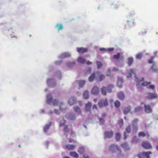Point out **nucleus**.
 <instances>
[{"label": "nucleus", "mask_w": 158, "mask_h": 158, "mask_svg": "<svg viewBox=\"0 0 158 158\" xmlns=\"http://www.w3.org/2000/svg\"><path fill=\"white\" fill-rule=\"evenodd\" d=\"M116 150H118L119 152V153L118 154V158H122V157H123V155L121 154V150L118 146L114 144H112L110 145V151L112 152H114Z\"/></svg>", "instance_id": "1"}, {"label": "nucleus", "mask_w": 158, "mask_h": 158, "mask_svg": "<svg viewBox=\"0 0 158 158\" xmlns=\"http://www.w3.org/2000/svg\"><path fill=\"white\" fill-rule=\"evenodd\" d=\"M113 88L114 86L112 85H109L106 87H104L101 89L102 94L103 95H106V92L111 93L112 92V89Z\"/></svg>", "instance_id": "2"}, {"label": "nucleus", "mask_w": 158, "mask_h": 158, "mask_svg": "<svg viewBox=\"0 0 158 158\" xmlns=\"http://www.w3.org/2000/svg\"><path fill=\"white\" fill-rule=\"evenodd\" d=\"M47 103L49 104H52L54 106L57 104L58 101L56 99H54L50 94H48L46 96Z\"/></svg>", "instance_id": "3"}, {"label": "nucleus", "mask_w": 158, "mask_h": 158, "mask_svg": "<svg viewBox=\"0 0 158 158\" xmlns=\"http://www.w3.org/2000/svg\"><path fill=\"white\" fill-rule=\"evenodd\" d=\"M108 105V100L106 98L101 99L98 103L99 106L101 108L106 106Z\"/></svg>", "instance_id": "4"}, {"label": "nucleus", "mask_w": 158, "mask_h": 158, "mask_svg": "<svg viewBox=\"0 0 158 158\" xmlns=\"http://www.w3.org/2000/svg\"><path fill=\"white\" fill-rule=\"evenodd\" d=\"M128 73L129 74V75H128L127 76V77L128 78L131 77L132 76V74H134V76L135 77V79H136V81L137 82L142 81H143L144 78L143 77H142L141 79H138V78L136 77V74H135V73L133 69H131L129 71Z\"/></svg>", "instance_id": "5"}, {"label": "nucleus", "mask_w": 158, "mask_h": 158, "mask_svg": "<svg viewBox=\"0 0 158 158\" xmlns=\"http://www.w3.org/2000/svg\"><path fill=\"white\" fill-rule=\"evenodd\" d=\"M152 154V152H143L142 153H140L138 155V157L139 158H144L143 157V158H141V156H144L146 157V158H150V155Z\"/></svg>", "instance_id": "6"}, {"label": "nucleus", "mask_w": 158, "mask_h": 158, "mask_svg": "<svg viewBox=\"0 0 158 158\" xmlns=\"http://www.w3.org/2000/svg\"><path fill=\"white\" fill-rule=\"evenodd\" d=\"M142 146L143 148L146 149H150L152 148L151 144L148 142H143L142 143Z\"/></svg>", "instance_id": "7"}, {"label": "nucleus", "mask_w": 158, "mask_h": 158, "mask_svg": "<svg viewBox=\"0 0 158 158\" xmlns=\"http://www.w3.org/2000/svg\"><path fill=\"white\" fill-rule=\"evenodd\" d=\"M77 51L80 53L83 54L87 52L88 51V49L83 47H78L77 48Z\"/></svg>", "instance_id": "8"}, {"label": "nucleus", "mask_w": 158, "mask_h": 158, "mask_svg": "<svg viewBox=\"0 0 158 158\" xmlns=\"http://www.w3.org/2000/svg\"><path fill=\"white\" fill-rule=\"evenodd\" d=\"M157 95L155 93H149L148 94L146 97L149 99H154L157 98Z\"/></svg>", "instance_id": "9"}, {"label": "nucleus", "mask_w": 158, "mask_h": 158, "mask_svg": "<svg viewBox=\"0 0 158 158\" xmlns=\"http://www.w3.org/2000/svg\"><path fill=\"white\" fill-rule=\"evenodd\" d=\"M113 135V132L112 131H106L104 133V136L105 138H110L112 137Z\"/></svg>", "instance_id": "10"}, {"label": "nucleus", "mask_w": 158, "mask_h": 158, "mask_svg": "<svg viewBox=\"0 0 158 158\" xmlns=\"http://www.w3.org/2000/svg\"><path fill=\"white\" fill-rule=\"evenodd\" d=\"M138 135L139 137H143L145 136H146L147 138H148L150 136L149 133L148 132H146V133H145L143 131L139 132L138 133Z\"/></svg>", "instance_id": "11"}, {"label": "nucleus", "mask_w": 158, "mask_h": 158, "mask_svg": "<svg viewBox=\"0 0 158 158\" xmlns=\"http://www.w3.org/2000/svg\"><path fill=\"white\" fill-rule=\"evenodd\" d=\"M99 91L98 88L96 86H95L93 88L91 92L93 94L97 95L98 94Z\"/></svg>", "instance_id": "12"}, {"label": "nucleus", "mask_w": 158, "mask_h": 158, "mask_svg": "<svg viewBox=\"0 0 158 158\" xmlns=\"http://www.w3.org/2000/svg\"><path fill=\"white\" fill-rule=\"evenodd\" d=\"M145 111L146 113L148 114L152 112V110L149 105H144Z\"/></svg>", "instance_id": "13"}, {"label": "nucleus", "mask_w": 158, "mask_h": 158, "mask_svg": "<svg viewBox=\"0 0 158 158\" xmlns=\"http://www.w3.org/2000/svg\"><path fill=\"white\" fill-rule=\"evenodd\" d=\"M76 102V100L74 97H72L70 98L68 101L69 104L71 106L73 105Z\"/></svg>", "instance_id": "14"}, {"label": "nucleus", "mask_w": 158, "mask_h": 158, "mask_svg": "<svg viewBox=\"0 0 158 158\" xmlns=\"http://www.w3.org/2000/svg\"><path fill=\"white\" fill-rule=\"evenodd\" d=\"M76 148V146L73 144H67L65 146V148L69 150H73Z\"/></svg>", "instance_id": "15"}, {"label": "nucleus", "mask_w": 158, "mask_h": 158, "mask_svg": "<svg viewBox=\"0 0 158 158\" xmlns=\"http://www.w3.org/2000/svg\"><path fill=\"white\" fill-rule=\"evenodd\" d=\"M118 98L121 100H123L125 98V95L122 92H119L118 94Z\"/></svg>", "instance_id": "16"}, {"label": "nucleus", "mask_w": 158, "mask_h": 158, "mask_svg": "<svg viewBox=\"0 0 158 158\" xmlns=\"http://www.w3.org/2000/svg\"><path fill=\"white\" fill-rule=\"evenodd\" d=\"M91 103L88 102L85 106V111H89L90 110L91 107Z\"/></svg>", "instance_id": "17"}, {"label": "nucleus", "mask_w": 158, "mask_h": 158, "mask_svg": "<svg viewBox=\"0 0 158 158\" xmlns=\"http://www.w3.org/2000/svg\"><path fill=\"white\" fill-rule=\"evenodd\" d=\"M121 146L124 149L125 151L129 150V148L127 143H124L121 144Z\"/></svg>", "instance_id": "18"}, {"label": "nucleus", "mask_w": 158, "mask_h": 158, "mask_svg": "<svg viewBox=\"0 0 158 158\" xmlns=\"http://www.w3.org/2000/svg\"><path fill=\"white\" fill-rule=\"evenodd\" d=\"M123 79L121 78H119L118 79L117 85L119 88H121L122 86V83H123Z\"/></svg>", "instance_id": "19"}, {"label": "nucleus", "mask_w": 158, "mask_h": 158, "mask_svg": "<svg viewBox=\"0 0 158 158\" xmlns=\"http://www.w3.org/2000/svg\"><path fill=\"white\" fill-rule=\"evenodd\" d=\"M69 154L71 156L75 158H78L79 156L78 154L75 152H70Z\"/></svg>", "instance_id": "20"}, {"label": "nucleus", "mask_w": 158, "mask_h": 158, "mask_svg": "<svg viewBox=\"0 0 158 158\" xmlns=\"http://www.w3.org/2000/svg\"><path fill=\"white\" fill-rule=\"evenodd\" d=\"M134 20L131 19L130 20H127V25H129L130 27L133 26L134 25Z\"/></svg>", "instance_id": "21"}, {"label": "nucleus", "mask_w": 158, "mask_h": 158, "mask_svg": "<svg viewBox=\"0 0 158 158\" xmlns=\"http://www.w3.org/2000/svg\"><path fill=\"white\" fill-rule=\"evenodd\" d=\"M52 124V122H50L48 124L46 125L44 128V131L45 132H46L49 129V127Z\"/></svg>", "instance_id": "22"}, {"label": "nucleus", "mask_w": 158, "mask_h": 158, "mask_svg": "<svg viewBox=\"0 0 158 158\" xmlns=\"http://www.w3.org/2000/svg\"><path fill=\"white\" fill-rule=\"evenodd\" d=\"M77 61L78 62L84 64L85 63L86 60L83 57H79Z\"/></svg>", "instance_id": "23"}, {"label": "nucleus", "mask_w": 158, "mask_h": 158, "mask_svg": "<svg viewBox=\"0 0 158 158\" xmlns=\"http://www.w3.org/2000/svg\"><path fill=\"white\" fill-rule=\"evenodd\" d=\"M80 87H82L85 84V82L84 80H79L77 81Z\"/></svg>", "instance_id": "24"}, {"label": "nucleus", "mask_w": 158, "mask_h": 158, "mask_svg": "<svg viewBox=\"0 0 158 158\" xmlns=\"http://www.w3.org/2000/svg\"><path fill=\"white\" fill-rule=\"evenodd\" d=\"M71 56V55L69 53H64L61 55V57L63 58H69Z\"/></svg>", "instance_id": "25"}, {"label": "nucleus", "mask_w": 158, "mask_h": 158, "mask_svg": "<svg viewBox=\"0 0 158 158\" xmlns=\"http://www.w3.org/2000/svg\"><path fill=\"white\" fill-rule=\"evenodd\" d=\"M73 109L74 111L77 113L80 114L81 113V110L80 108L78 106H75L73 107Z\"/></svg>", "instance_id": "26"}, {"label": "nucleus", "mask_w": 158, "mask_h": 158, "mask_svg": "<svg viewBox=\"0 0 158 158\" xmlns=\"http://www.w3.org/2000/svg\"><path fill=\"white\" fill-rule=\"evenodd\" d=\"M83 97L85 99L88 98L89 97V92L88 91H85L83 94Z\"/></svg>", "instance_id": "27"}, {"label": "nucleus", "mask_w": 158, "mask_h": 158, "mask_svg": "<svg viewBox=\"0 0 158 158\" xmlns=\"http://www.w3.org/2000/svg\"><path fill=\"white\" fill-rule=\"evenodd\" d=\"M95 74L93 73L89 78V81L90 82L93 81L95 78Z\"/></svg>", "instance_id": "28"}, {"label": "nucleus", "mask_w": 158, "mask_h": 158, "mask_svg": "<svg viewBox=\"0 0 158 158\" xmlns=\"http://www.w3.org/2000/svg\"><path fill=\"white\" fill-rule=\"evenodd\" d=\"M127 64L129 66H130L133 62V58L132 57H129L128 59Z\"/></svg>", "instance_id": "29"}, {"label": "nucleus", "mask_w": 158, "mask_h": 158, "mask_svg": "<svg viewBox=\"0 0 158 158\" xmlns=\"http://www.w3.org/2000/svg\"><path fill=\"white\" fill-rule=\"evenodd\" d=\"M77 151L80 154H82L85 152V149L83 147H81L79 148Z\"/></svg>", "instance_id": "30"}, {"label": "nucleus", "mask_w": 158, "mask_h": 158, "mask_svg": "<svg viewBox=\"0 0 158 158\" xmlns=\"http://www.w3.org/2000/svg\"><path fill=\"white\" fill-rule=\"evenodd\" d=\"M131 107L130 106H128L124 108L123 110L125 114H127L131 110Z\"/></svg>", "instance_id": "31"}, {"label": "nucleus", "mask_w": 158, "mask_h": 158, "mask_svg": "<svg viewBox=\"0 0 158 158\" xmlns=\"http://www.w3.org/2000/svg\"><path fill=\"white\" fill-rule=\"evenodd\" d=\"M64 131L65 134H67L69 132L70 129L68 128V125L65 126L64 128Z\"/></svg>", "instance_id": "32"}, {"label": "nucleus", "mask_w": 158, "mask_h": 158, "mask_svg": "<svg viewBox=\"0 0 158 158\" xmlns=\"http://www.w3.org/2000/svg\"><path fill=\"white\" fill-rule=\"evenodd\" d=\"M121 138V135L119 132H117L116 133L115 139L117 141H119Z\"/></svg>", "instance_id": "33"}, {"label": "nucleus", "mask_w": 158, "mask_h": 158, "mask_svg": "<svg viewBox=\"0 0 158 158\" xmlns=\"http://www.w3.org/2000/svg\"><path fill=\"white\" fill-rule=\"evenodd\" d=\"M59 26L58 27V31H59L60 30H61L63 29V26L61 23H60V24L58 23L56 24L55 26V27H57Z\"/></svg>", "instance_id": "34"}, {"label": "nucleus", "mask_w": 158, "mask_h": 158, "mask_svg": "<svg viewBox=\"0 0 158 158\" xmlns=\"http://www.w3.org/2000/svg\"><path fill=\"white\" fill-rule=\"evenodd\" d=\"M66 121L65 120L63 119L60 122V127H63L64 126H65V125L66 123Z\"/></svg>", "instance_id": "35"}, {"label": "nucleus", "mask_w": 158, "mask_h": 158, "mask_svg": "<svg viewBox=\"0 0 158 158\" xmlns=\"http://www.w3.org/2000/svg\"><path fill=\"white\" fill-rule=\"evenodd\" d=\"M131 127L130 125L127 126L126 129V132L128 133H131Z\"/></svg>", "instance_id": "36"}, {"label": "nucleus", "mask_w": 158, "mask_h": 158, "mask_svg": "<svg viewBox=\"0 0 158 158\" xmlns=\"http://www.w3.org/2000/svg\"><path fill=\"white\" fill-rule=\"evenodd\" d=\"M120 56V54L119 53H118L114 55L113 56V59H118Z\"/></svg>", "instance_id": "37"}, {"label": "nucleus", "mask_w": 158, "mask_h": 158, "mask_svg": "<svg viewBox=\"0 0 158 158\" xmlns=\"http://www.w3.org/2000/svg\"><path fill=\"white\" fill-rule=\"evenodd\" d=\"M143 55L142 53H140L137 54L136 56V58L140 60L142 57Z\"/></svg>", "instance_id": "38"}, {"label": "nucleus", "mask_w": 158, "mask_h": 158, "mask_svg": "<svg viewBox=\"0 0 158 158\" xmlns=\"http://www.w3.org/2000/svg\"><path fill=\"white\" fill-rule=\"evenodd\" d=\"M97 67L98 69H100L102 66V63L99 61H97L96 62Z\"/></svg>", "instance_id": "39"}, {"label": "nucleus", "mask_w": 158, "mask_h": 158, "mask_svg": "<svg viewBox=\"0 0 158 158\" xmlns=\"http://www.w3.org/2000/svg\"><path fill=\"white\" fill-rule=\"evenodd\" d=\"M99 81H101L104 80L105 78V76L103 74L100 75L98 77Z\"/></svg>", "instance_id": "40"}, {"label": "nucleus", "mask_w": 158, "mask_h": 158, "mask_svg": "<svg viewBox=\"0 0 158 158\" xmlns=\"http://www.w3.org/2000/svg\"><path fill=\"white\" fill-rule=\"evenodd\" d=\"M151 69L153 70V71H157V70L156 68V65L155 64H153L151 66Z\"/></svg>", "instance_id": "41"}, {"label": "nucleus", "mask_w": 158, "mask_h": 158, "mask_svg": "<svg viewBox=\"0 0 158 158\" xmlns=\"http://www.w3.org/2000/svg\"><path fill=\"white\" fill-rule=\"evenodd\" d=\"M120 105V103L118 101H116L114 102V106L117 107H118Z\"/></svg>", "instance_id": "42"}, {"label": "nucleus", "mask_w": 158, "mask_h": 158, "mask_svg": "<svg viewBox=\"0 0 158 158\" xmlns=\"http://www.w3.org/2000/svg\"><path fill=\"white\" fill-rule=\"evenodd\" d=\"M138 121V119L137 118L134 119L132 122V125H136V124Z\"/></svg>", "instance_id": "43"}, {"label": "nucleus", "mask_w": 158, "mask_h": 158, "mask_svg": "<svg viewBox=\"0 0 158 158\" xmlns=\"http://www.w3.org/2000/svg\"><path fill=\"white\" fill-rule=\"evenodd\" d=\"M142 108L140 106H137L135 108V111L138 112L141 110Z\"/></svg>", "instance_id": "44"}, {"label": "nucleus", "mask_w": 158, "mask_h": 158, "mask_svg": "<svg viewBox=\"0 0 158 158\" xmlns=\"http://www.w3.org/2000/svg\"><path fill=\"white\" fill-rule=\"evenodd\" d=\"M133 130L134 132L137 131L138 129V127L137 125H132Z\"/></svg>", "instance_id": "45"}, {"label": "nucleus", "mask_w": 158, "mask_h": 158, "mask_svg": "<svg viewBox=\"0 0 158 158\" xmlns=\"http://www.w3.org/2000/svg\"><path fill=\"white\" fill-rule=\"evenodd\" d=\"M151 84L150 82H145L142 83L141 84V85L143 86H146Z\"/></svg>", "instance_id": "46"}, {"label": "nucleus", "mask_w": 158, "mask_h": 158, "mask_svg": "<svg viewBox=\"0 0 158 158\" xmlns=\"http://www.w3.org/2000/svg\"><path fill=\"white\" fill-rule=\"evenodd\" d=\"M138 140V139L136 137H134L133 138L132 142L133 143H135Z\"/></svg>", "instance_id": "47"}, {"label": "nucleus", "mask_w": 158, "mask_h": 158, "mask_svg": "<svg viewBox=\"0 0 158 158\" xmlns=\"http://www.w3.org/2000/svg\"><path fill=\"white\" fill-rule=\"evenodd\" d=\"M111 74V72L110 69L107 70L106 72V75L108 76H110Z\"/></svg>", "instance_id": "48"}, {"label": "nucleus", "mask_w": 158, "mask_h": 158, "mask_svg": "<svg viewBox=\"0 0 158 158\" xmlns=\"http://www.w3.org/2000/svg\"><path fill=\"white\" fill-rule=\"evenodd\" d=\"M153 58L151 57L150 59L148 60V62L149 64H152L153 63Z\"/></svg>", "instance_id": "49"}, {"label": "nucleus", "mask_w": 158, "mask_h": 158, "mask_svg": "<svg viewBox=\"0 0 158 158\" xmlns=\"http://www.w3.org/2000/svg\"><path fill=\"white\" fill-rule=\"evenodd\" d=\"M114 49L113 48H109L107 49L106 51L107 52H110L111 51H113Z\"/></svg>", "instance_id": "50"}, {"label": "nucleus", "mask_w": 158, "mask_h": 158, "mask_svg": "<svg viewBox=\"0 0 158 158\" xmlns=\"http://www.w3.org/2000/svg\"><path fill=\"white\" fill-rule=\"evenodd\" d=\"M81 158H89V157L87 155L84 154Z\"/></svg>", "instance_id": "51"}, {"label": "nucleus", "mask_w": 158, "mask_h": 158, "mask_svg": "<svg viewBox=\"0 0 158 158\" xmlns=\"http://www.w3.org/2000/svg\"><path fill=\"white\" fill-rule=\"evenodd\" d=\"M54 81V80L52 78L48 79L47 80V82L48 83H50V81Z\"/></svg>", "instance_id": "52"}, {"label": "nucleus", "mask_w": 158, "mask_h": 158, "mask_svg": "<svg viewBox=\"0 0 158 158\" xmlns=\"http://www.w3.org/2000/svg\"><path fill=\"white\" fill-rule=\"evenodd\" d=\"M101 51H107V49H105V48H100L99 49Z\"/></svg>", "instance_id": "53"}, {"label": "nucleus", "mask_w": 158, "mask_h": 158, "mask_svg": "<svg viewBox=\"0 0 158 158\" xmlns=\"http://www.w3.org/2000/svg\"><path fill=\"white\" fill-rule=\"evenodd\" d=\"M97 105H94L93 106V107H92V109L93 110H94V109H96V110H97Z\"/></svg>", "instance_id": "54"}, {"label": "nucleus", "mask_w": 158, "mask_h": 158, "mask_svg": "<svg viewBox=\"0 0 158 158\" xmlns=\"http://www.w3.org/2000/svg\"><path fill=\"white\" fill-rule=\"evenodd\" d=\"M149 88L150 89H154L155 87L153 85H151L149 86Z\"/></svg>", "instance_id": "55"}, {"label": "nucleus", "mask_w": 158, "mask_h": 158, "mask_svg": "<svg viewBox=\"0 0 158 158\" xmlns=\"http://www.w3.org/2000/svg\"><path fill=\"white\" fill-rule=\"evenodd\" d=\"M127 136L126 135V132H125L124 133V137L125 139H126L127 138Z\"/></svg>", "instance_id": "56"}, {"label": "nucleus", "mask_w": 158, "mask_h": 158, "mask_svg": "<svg viewBox=\"0 0 158 158\" xmlns=\"http://www.w3.org/2000/svg\"><path fill=\"white\" fill-rule=\"evenodd\" d=\"M123 120L122 119H121L120 120H119L118 123L119 124H121L122 125L123 124Z\"/></svg>", "instance_id": "57"}, {"label": "nucleus", "mask_w": 158, "mask_h": 158, "mask_svg": "<svg viewBox=\"0 0 158 158\" xmlns=\"http://www.w3.org/2000/svg\"><path fill=\"white\" fill-rule=\"evenodd\" d=\"M100 121L102 123H103L104 122V119L102 118H100Z\"/></svg>", "instance_id": "58"}, {"label": "nucleus", "mask_w": 158, "mask_h": 158, "mask_svg": "<svg viewBox=\"0 0 158 158\" xmlns=\"http://www.w3.org/2000/svg\"><path fill=\"white\" fill-rule=\"evenodd\" d=\"M92 64V62L89 61H87L86 62V64L87 65H90Z\"/></svg>", "instance_id": "59"}, {"label": "nucleus", "mask_w": 158, "mask_h": 158, "mask_svg": "<svg viewBox=\"0 0 158 158\" xmlns=\"http://www.w3.org/2000/svg\"><path fill=\"white\" fill-rule=\"evenodd\" d=\"M55 113L57 114H59V111L58 110H54Z\"/></svg>", "instance_id": "60"}, {"label": "nucleus", "mask_w": 158, "mask_h": 158, "mask_svg": "<svg viewBox=\"0 0 158 158\" xmlns=\"http://www.w3.org/2000/svg\"><path fill=\"white\" fill-rule=\"evenodd\" d=\"M113 70L114 71H118V68H116L115 67H114L113 68Z\"/></svg>", "instance_id": "61"}, {"label": "nucleus", "mask_w": 158, "mask_h": 158, "mask_svg": "<svg viewBox=\"0 0 158 158\" xmlns=\"http://www.w3.org/2000/svg\"><path fill=\"white\" fill-rule=\"evenodd\" d=\"M76 133L75 132H74L73 131H71V135H74V136H76Z\"/></svg>", "instance_id": "62"}, {"label": "nucleus", "mask_w": 158, "mask_h": 158, "mask_svg": "<svg viewBox=\"0 0 158 158\" xmlns=\"http://www.w3.org/2000/svg\"><path fill=\"white\" fill-rule=\"evenodd\" d=\"M74 141V140L72 139H69V143H72V142Z\"/></svg>", "instance_id": "63"}, {"label": "nucleus", "mask_w": 158, "mask_h": 158, "mask_svg": "<svg viewBox=\"0 0 158 158\" xmlns=\"http://www.w3.org/2000/svg\"><path fill=\"white\" fill-rule=\"evenodd\" d=\"M63 158H70L68 156H65Z\"/></svg>", "instance_id": "64"}]
</instances>
